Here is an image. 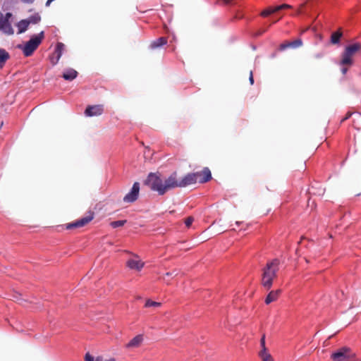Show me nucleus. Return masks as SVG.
<instances>
[{
  "label": "nucleus",
  "mask_w": 361,
  "mask_h": 361,
  "mask_svg": "<svg viewBox=\"0 0 361 361\" xmlns=\"http://www.w3.org/2000/svg\"><path fill=\"white\" fill-rule=\"evenodd\" d=\"M197 182H198L197 174H195V173H188L180 180L177 179L176 172H173L164 180L161 178L158 173H150L145 181V184L148 185L152 190L163 195L171 189L184 188Z\"/></svg>",
  "instance_id": "nucleus-1"
},
{
  "label": "nucleus",
  "mask_w": 361,
  "mask_h": 361,
  "mask_svg": "<svg viewBox=\"0 0 361 361\" xmlns=\"http://www.w3.org/2000/svg\"><path fill=\"white\" fill-rule=\"evenodd\" d=\"M280 262L278 259H274L267 263L262 269L261 283L267 290H269L273 284L274 279L277 276L279 270Z\"/></svg>",
  "instance_id": "nucleus-2"
},
{
  "label": "nucleus",
  "mask_w": 361,
  "mask_h": 361,
  "mask_svg": "<svg viewBox=\"0 0 361 361\" xmlns=\"http://www.w3.org/2000/svg\"><path fill=\"white\" fill-rule=\"evenodd\" d=\"M44 38V32L42 31L38 35L32 36L25 45H18V47L23 50L25 56H30L37 49Z\"/></svg>",
  "instance_id": "nucleus-3"
},
{
  "label": "nucleus",
  "mask_w": 361,
  "mask_h": 361,
  "mask_svg": "<svg viewBox=\"0 0 361 361\" xmlns=\"http://www.w3.org/2000/svg\"><path fill=\"white\" fill-rule=\"evenodd\" d=\"M333 361H361L348 347H342L331 355Z\"/></svg>",
  "instance_id": "nucleus-4"
},
{
  "label": "nucleus",
  "mask_w": 361,
  "mask_h": 361,
  "mask_svg": "<svg viewBox=\"0 0 361 361\" xmlns=\"http://www.w3.org/2000/svg\"><path fill=\"white\" fill-rule=\"evenodd\" d=\"M361 50V43H355L345 47L343 54L341 63L342 65H351L353 63L351 57L357 51Z\"/></svg>",
  "instance_id": "nucleus-5"
},
{
  "label": "nucleus",
  "mask_w": 361,
  "mask_h": 361,
  "mask_svg": "<svg viewBox=\"0 0 361 361\" xmlns=\"http://www.w3.org/2000/svg\"><path fill=\"white\" fill-rule=\"evenodd\" d=\"M94 216V212L90 211L87 212L85 216L81 218L80 219H78L74 222L67 224L66 225V229H72V228H80L83 227L87 224H89Z\"/></svg>",
  "instance_id": "nucleus-6"
},
{
  "label": "nucleus",
  "mask_w": 361,
  "mask_h": 361,
  "mask_svg": "<svg viewBox=\"0 0 361 361\" xmlns=\"http://www.w3.org/2000/svg\"><path fill=\"white\" fill-rule=\"evenodd\" d=\"M140 191V184L138 182L134 183L131 190L125 195L123 197V201L127 203H131L135 202L139 195Z\"/></svg>",
  "instance_id": "nucleus-7"
},
{
  "label": "nucleus",
  "mask_w": 361,
  "mask_h": 361,
  "mask_svg": "<svg viewBox=\"0 0 361 361\" xmlns=\"http://www.w3.org/2000/svg\"><path fill=\"white\" fill-rule=\"evenodd\" d=\"M104 111V107L101 104L88 106L85 111V114L86 116H100Z\"/></svg>",
  "instance_id": "nucleus-8"
},
{
  "label": "nucleus",
  "mask_w": 361,
  "mask_h": 361,
  "mask_svg": "<svg viewBox=\"0 0 361 361\" xmlns=\"http://www.w3.org/2000/svg\"><path fill=\"white\" fill-rule=\"evenodd\" d=\"M197 174V181L200 183H204L212 179V173L209 168L205 167L202 171L196 172Z\"/></svg>",
  "instance_id": "nucleus-9"
},
{
  "label": "nucleus",
  "mask_w": 361,
  "mask_h": 361,
  "mask_svg": "<svg viewBox=\"0 0 361 361\" xmlns=\"http://www.w3.org/2000/svg\"><path fill=\"white\" fill-rule=\"evenodd\" d=\"M144 262L139 259L137 257L135 258L130 259L126 262L128 267L137 271H140L144 267Z\"/></svg>",
  "instance_id": "nucleus-10"
},
{
  "label": "nucleus",
  "mask_w": 361,
  "mask_h": 361,
  "mask_svg": "<svg viewBox=\"0 0 361 361\" xmlns=\"http://www.w3.org/2000/svg\"><path fill=\"white\" fill-rule=\"evenodd\" d=\"M63 49H64V44L62 42H58L56 44V46L55 48V51H54V54H56V60L54 61L53 58H51V62L53 65H56L59 62L60 58L62 56Z\"/></svg>",
  "instance_id": "nucleus-11"
},
{
  "label": "nucleus",
  "mask_w": 361,
  "mask_h": 361,
  "mask_svg": "<svg viewBox=\"0 0 361 361\" xmlns=\"http://www.w3.org/2000/svg\"><path fill=\"white\" fill-rule=\"evenodd\" d=\"M168 40L167 38L165 37H161L152 42L149 44V48L150 49H156L158 48L161 47L163 45L166 44Z\"/></svg>",
  "instance_id": "nucleus-12"
},
{
  "label": "nucleus",
  "mask_w": 361,
  "mask_h": 361,
  "mask_svg": "<svg viewBox=\"0 0 361 361\" xmlns=\"http://www.w3.org/2000/svg\"><path fill=\"white\" fill-rule=\"evenodd\" d=\"M281 293V290L280 289L270 291L265 299V303L269 305L271 302L276 301L279 297Z\"/></svg>",
  "instance_id": "nucleus-13"
},
{
  "label": "nucleus",
  "mask_w": 361,
  "mask_h": 361,
  "mask_svg": "<svg viewBox=\"0 0 361 361\" xmlns=\"http://www.w3.org/2000/svg\"><path fill=\"white\" fill-rule=\"evenodd\" d=\"M343 36V32L341 28H339L337 31L334 32L330 38V42L332 44H338L340 43V40Z\"/></svg>",
  "instance_id": "nucleus-14"
},
{
  "label": "nucleus",
  "mask_w": 361,
  "mask_h": 361,
  "mask_svg": "<svg viewBox=\"0 0 361 361\" xmlns=\"http://www.w3.org/2000/svg\"><path fill=\"white\" fill-rule=\"evenodd\" d=\"M78 76V72L73 69V68H68L65 71V72L63 73L62 77L66 80H73Z\"/></svg>",
  "instance_id": "nucleus-15"
},
{
  "label": "nucleus",
  "mask_w": 361,
  "mask_h": 361,
  "mask_svg": "<svg viewBox=\"0 0 361 361\" xmlns=\"http://www.w3.org/2000/svg\"><path fill=\"white\" fill-rule=\"evenodd\" d=\"M143 341L142 335H137L134 337L128 344L127 348H136L140 346Z\"/></svg>",
  "instance_id": "nucleus-16"
},
{
  "label": "nucleus",
  "mask_w": 361,
  "mask_h": 361,
  "mask_svg": "<svg viewBox=\"0 0 361 361\" xmlns=\"http://www.w3.org/2000/svg\"><path fill=\"white\" fill-rule=\"evenodd\" d=\"M16 25L18 27V34H21L27 30L30 24L26 19H24L19 21Z\"/></svg>",
  "instance_id": "nucleus-17"
},
{
  "label": "nucleus",
  "mask_w": 361,
  "mask_h": 361,
  "mask_svg": "<svg viewBox=\"0 0 361 361\" xmlns=\"http://www.w3.org/2000/svg\"><path fill=\"white\" fill-rule=\"evenodd\" d=\"M1 31L8 35L13 34V30L11 25L7 20L1 19Z\"/></svg>",
  "instance_id": "nucleus-18"
},
{
  "label": "nucleus",
  "mask_w": 361,
  "mask_h": 361,
  "mask_svg": "<svg viewBox=\"0 0 361 361\" xmlns=\"http://www.w3.org/2000/svg\"><path fill=\"white\" fill-rule=\"evenodd\" d=\"M258 355L262 361H274L268 350H261Z\"/></svg>",
  "instance_id": "nucleus-19"
},
{
  "label": "nucleus",
  "mask_w": 361,
  "mask_h": 361,
  "mask_svg": "<svg viewBox=\"0 0 361 361\" xmlns=\"http://www.w3.org/2000/svg\"><path fill=\"white\" fill-rule=\"evenodd\" d=\"M26 20H27V22H29L30 25V24L35 25V24L39 23L41 21V16L38 13H37L32 16H30Z\"/></svg>",
  "instance_id": "nucleus-20"
},
{
  "label": "nucleus",
  "mask_w": 361,
  "mask_h": 361,
  "mask_svg": "<svg viewBox=\"0 0 361 361\" xmlns=\"http://www.w3.org/2000/svg\"><path fill=\"white\" fill-rule=\"evenodd\" d=\"M290 48L296 49L302 46L303 43L301 39H297L293 42H289Z\"/></svg>",
  "instance_id": "nucleus-21"
},
{
  "label": "nucleus",
  "mask_w": 361,
  "mask_h": 361,
  "mask_svg": "<svg viewBox=\"0 0 361 361\" xmlns=\"http://www.w3.org/2000/svg\"><path fill=\"white\" fill-rule=\"evenodd\" d=\"M126 222H127L126 220H119V221H111L110 223V226L112 228H116L121 227V226H124Z\"/></svg>",
  "instance_id": "nucleus-22"
},
{
  "label": "nucleus",
  "mask_w": 361,
  "mask_h": 361,
  "mask_svg": "<svg viewBox=\"0 0 361 361\" xmlns=\"http://www.w3.org/2000/svg\"><path fill=\"white\" fill-rule=\"evenodd\" d=\"M275 12H277L276 11H275V7H274V8L270 7V8H268L264 10L261 13V16L263 17H267V16H269L270 14H272Z\"/></svg>",
  "instance_id": "nucleus-23"
},
{
  "label": "nucleus",
  "mask_w": 361,
  "mask_h": 361,
  "mask_svg": "<svg viewBox=\"0 0 361 361\" xmlns=\"http://www.w3.org/2000/svg\"><path fill=\"white\" fill-rule=\"evenodd\" d=\"M161 303L160 302H154V301H152L151 300H146V302H145V306L146 307H160L161 306Z\"/></svg>",
  "instance_id": "nucleus-24"
},
{
  "label": "nucleus",
  "mask_w": 361,
  "mask_h": 361,
  "mask_svg": "<svg viewBox=\"0 0 361 361\" xmlns=\"http://www.w3.org/2000/svg\"><path fill=\"white\" fill-rule=\"evenodd\" d=\"M288 48H290L289 42H288V41L284 42L283 43L281 44L279 46L280 51H283Z\"/></svg>",
  "instance_id": "nucleus-25"
},
{
  "label": "nucleus",
  "mask_w": 361,
  "mask_h": 361,
  "mask_svg": "<svg viewBox=\"0 0 361 361\" xmlns=\"http://www.w3.org/2000/svg\"><path fill=\"white\" fill-rule=\"evenodd\" d=\"M9 57L8 53L4 49H1V63L7 60Z\"/></svg>",
  "instance_id": "nucleus-26"
},
{
  "label": "nucleus",
  "mask_w": 361,
  "mask_h": 361,
  "mask_svg": "<svg viewBox=\"0 0 361 361\" xmlns=\"http://www.w3.org/2000/svg\"><path fill=\"white\" fill-rule=\"evenodd\" d=\"M291 8V6L290 5H288V4H281L280 6H277L275 7V11H279L281 9H283V8Z\"/></svg>",
  "instance_id": "nucleus-27"
},
{
  "label": "nucleus",
  "mask_w": 361,
  "mask_h": 361,
  "mask_svg": "<svg viewBox=\"0 0 361 361\" xmlns=\"http://www.w3.org/2000/svg\"><path fill=\"white\" fill-rule=\"evenodd\" d=\"M194 221L193 217L189 216L185 220V224L187 227H190Z\"/></svg>",
  "instance_id": "nucleus-28"
},
{
  "label": "nucleus",
  "mask_w": 361,
  "mask_h": 361,
  "mask_svg": "<svg viewBox=\"0 0 361 361\" xmlns=\"http://www.w3.org/2000/svg\"><path fill=\"white\" fill-rule=\"evenodd\" d=\"M260 345L262 349L261 350H267L266 345H265V335L263 334L261 340H260Z\"/></svg>",
  "instance_id": "nucleus-29"
},
{
  "label": "nucleus",
  "mask_w": 361,
  "mask_h": 361,
  "mask_svg": "<svg viewBox=\"0 0 361 361\" xmlns=\"http://www.w3.org/2000/svg\"><path fill=\"white\" fill-rule=\"evenodd\" d=\"M85 361H95V357L90 353H87L85 355Z\"/></svg>",
  "instance_id": "nucleus-30"
},
{
  "label": "nucleus",
  "mask_w": 361,
  "mask_h": 361,
  "mask_svg": "<svg viewBox=\"0 0 361 361\" xmlns=\"http://www.w3.org/2000/svg\"><path fill=\"white\" fill-rule=\"evenodd\" d=\"M165 275L167 276H176L178 275V271L177 270H173L172 271L166 273Z\"/></svg>",
  "instance_id": "nucleus-31"
},
{
  "label": "nucleus",
  "mask_w": 361,
  "mask_h": 361,
  "mask_svg": "<svg viewBox=\"0 0 361 361\" xmlns=\"http://www.w3.org/2000/svg\"><path fill=\"white\" fill-rule=\"evenodd\" d=\"M249 80H250V85L254 84L253 73L252 71H250V72Z\"/></svg>",
  "instance_id": "nucleus-32"
},
{
  "label": "nucleus",
  "mask_w": 361,
  "mask_h": 361,
  "mask_svg": "<svg viewBox=\"0 0 361 361\" xmlns=\"http://www.w3.org/2000/svg\"><path fill=\"white\" fill-rule=\"evenodd\" d=\"M351 115H352V113L348 112L346 114L345 116L343 118L342 121H344L348 119L351 116Z\"/></svg>",
  "instance_id": "nucleus-33"
},
{
  "label": "nucleus",
  "mask_w": 361,
  "mask_h": 361,
  "mask_svg": "<svg viewBox=\"0 0 361 361\" xmlns=\"http://www.w3.org/2000/svg\"><path fill=\"white\" fill-rule=\"evenodd\" d=\"M11 16H12L11 13H6V18H5V19L4 20L8 21V18H11Z\"/></svg>",
  "instance_id": "nucleus-34"
},
{
  "label": "nucleus",
  "mask_w": 361,
  "mask_h": 361,
  "mask_svg": "<svg viewBox=\"0 0 361 361\" xmlns=\"http://www.w3.org/2000/svg\"><path fill=\"white\" fill-rule=\"evenodd\" d=\"M95 361H104V360H103L102 356H97V357H95Z\"/></svg>",
  "instance_id": "nucleus-35"
},
{
  "label": "nucleus",
  "mask_w": 361,
  "mask_h": 361,
  "mask_svg": "<svg viewBox=\"0 0 361 361\" xmlns=\"http://www.w3.org/2000/svg\"><path fill=\"white\" fill-rule=\"evenodd\" d=\"M35 0H23V2H25V3H28V4H31Z\"/></svg>",
  "instance_id": "nucleus-36"
},
{
  "label": "nucleus",
  "mask_w": 361,
  "mask_h": 361,
  "mask_svg": "<svg viewBox=\"0 0 361 361\" xmlns=\"http://www.w3.org/2000/svg\"><path fill=\"white\" fill-rule=\"evenodd\" d=\"M347 71H348L347 68H342L341 72L343 74H345Z\"/></svg>",
  "instance_id": "nucleus-37"
},
{
  "label": "nucleus",
  "mask_w": 361,
  "mask_h": 361,
  "mask_svg": "<svg viewBox=\"0 0 361 361\" xmlns=\"http://www.w3.org/2000/svg\"><path fill=\"white\" fill-rule=\"evenodd\" d=\"M104 361H116L114 357H110L109 359L105 360Z\"/></svg>",
  "instance_id": "nucleus-38"
},
{
  "label": "nucleus",
  "mask_w": 361,
  "mask_h": 361,
  "mask_svg": "<svg viewBox=\"0 0 361 361\" xmlns=\"http://www.w3.org/2000/svg\"><path fill=\"white\" fill-rule=\"evenodd\" d=\"M226 4L231 3L233 0H223Z\"/></svg>",
  "instance_id": "nucleus-39"
},
{
  "label": "nucleus",
  "mask_w": 361,
  "mask_h": 361,
  "mask_svg": "<svg viewBox=\"0 0 361 361\" xmlns=\"http://www.w3.org/2000/svg\"><path fill=\"white\" fill-rule=\"evenodd\" d=\"M52 1H53L47 0V1L46 2V6H49V4H50Z\"/></svg>",
  "instance_id": "nucleus-40"
},
{
  "label": "nucleus",
  "mask_w": 361,
  "mask_h": 361,
  "mask_svg": "<svg viewBox=\"0 0 361 361\" xmlns=\"http://www.w3.org/2000/svg\"><path fill=\"white\" fill-rule=\"evenodd\" d=\"M301 13H302V10H300V8H298V11H297V12H296V14H297V15H299V14H300Z\"/></svg>",
  "instance_id": "nucleus-41"
},
{
  "label": "nucleus",
  "mask_w": 361,
  "mask_h": 361,
  "mask_svg": "<svg viewBox=\"0 0 361 361\" xmlns=\"http://www.w3.org/2000/svg\"><path fill=\"white\" fill-rule=\"evenodd\" d=\"M51 58H53V60L55 61L56 60V54L54 53Z\"/></svg>",
  "instance_id": "nucleus-42"
},
{
  "label": "nucleus",
  "mask_w": 361,
  "mask_h": 361,
  "mask_svg": "<svg viewBox=\"0 0 361 361\" xmlns=\"http://www.w3.org/2000/svg\"><path fill=\"white\" fill-rule=\"evenodd\" d=\"M305 6V4H301V5H300V8H300V10H302V8H303Z\"/></svg>",
  "instance_id": "nucleus-43"
},
{
  "label": "nucleus",
  "mask_w": 361,
  "mask_h": 361,
  "mask_svg": "<svg viewBox=\"0 0 361 361\" xmlns=\"http://www.w3.org/2000/svg\"><path fill=\"white\" fill-rule=\"evenodd\" d=\"M307 30V29H305V30H302L301 31V34H303V33H304Z\"/></svg>",
  "instance_id": "nucleus-44"
}]
</instances>
